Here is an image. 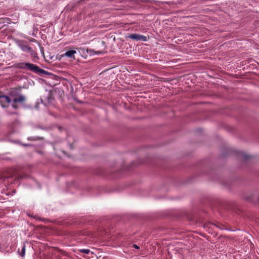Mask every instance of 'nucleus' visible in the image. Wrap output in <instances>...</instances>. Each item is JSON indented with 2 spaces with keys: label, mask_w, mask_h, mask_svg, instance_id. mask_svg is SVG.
Here are the masks:
<instances>
[{
  "label": "nucleus",
  "mask_w": 259,
  "mask_h": 259,
  "mask_svg": "<svg viewBox=\"0 0 259 259\" xmlns=\"http://www.w3.org/2000/svg\"><path fill=\"white\" fill-rule=\"evenodd\" d=\"M14 66L15 68L22 69H27L29 71H33L35 73L42 72L44 70L40 69L37 65H34L30 63H18L14 64Z\"/></svg>",
  "instance_id": "1"
},
{
  "label": "nucleus",
  "mask_w": 259,
  "mask_h": 259,
  "mask_svg": "<svg viewBox=\"0 0 259 259\" xmlns=\"http://www.w3.org/2000/svg\"><path fill=\"white\" fill-rule=\"evenodd\" d=\"M16 45L19 47L21 50L25 53H29L32 57L36 56V52L30 47L29 45H27L26 42L23 40H16L15 41Z\"/></svg>",
  "instance_id": "2"
},
{
  "label": "nucleus",
  "mask_w": 259,
  "mask_h": 259,
  "mask_svg": "<svg viewBox=\"0 0 259 259\" xmlns=\"http://www.w3.org/2000/svg\"><path fill=\"white\" fill-rule=\"evenodd\" d=\"M127 37L137 41L141 40L143 41H146L147 40V37L146 36L137 33L130 34Z\"/></svg>",
  "instance_id": "3"
},
{
  "label": "nucleus",
  "mask_w": 259,
  "mask_h": 259,
  "mask_svg": "<svg viewBox=\"0 0 259 259\" xmlns=\"http://www.w3.org/2000/svg\"><path fill=\"white\" fill-rule=\"evenodd\" d=\"M11 101L10 98L8 96H0V104L3 108L8 107Z\"/></svg>",
  "instance_id": "4"
},
{
  "label": "nucleus",
  "mask_w": 259,
  "mask_h": 259,
  "mask_svg": "<svg viewBox=\"0 0 259 259\" xmlns=\"http://www.w3.org/2000/svg\"><path fill=\"white\" fill-rule=\"evenodd\" d=\"M25 100V97L22 95H19L18 97H16L14 98L13 100L12 103V107L16 109L18 108V106L16 105L17 103H23Z\"/></svg>",
  "instance_id": "5"
},
{
  "label": "nucleus",
  "mask_w": 259,
  "mask_h": 259,
  "mask_svg": "<svg viewBox=\"0 0 259 259\" xmlns=\"http://www.w3.org/2000/svg\"><path fill=\"white\" fill-rule=\"evenodd\" d=\"M76 53V51L75 50H69L65 53L64 55L69 58H74V55Z\"/></svg>",
  "instance_id": "6"
},
{
  "label": "nucleus",
  "mask_w": 259,
  "mask_h": 259,
  "mask_svg": "<svg viewBox=\"0 0 259 259\" xmlns=\"http://www.w3.org/2000/svg\"><path fill=\"white\" fill-rule=\"evenodd\" d=\"M25 246L24 245H23L22 247L21 251L20 252V255H21V256L23 257L25 255Z\"/></svg>",
  "instance_id": "7"
},
{
  "label": "nucleus",
  "mask_w": 259,
  "mask_h": 259,
  "mask_svg": "<svg viewBox=\"0 0 259 259\" xmlns=\"http://www.w3.org/2000/svg\"><path fill=\"white\" fill-rule=\"evenodd\" d=\"M80 252L82 253H84L85 254H89L90 252V250L88 249H82L80 250Z\"/></svg>",
  "instance_id": "8"
},
{
  "label": "nucleus",
  "mask_w": 259,
  "mask_h": 259,
  "mask_svg": "<svg viewBox=\"0 0 259 259\" xmlns=\"http://www.w3.org/2000/svg\"><path fill=\"white\" fill-rule=\"evenodd\" d=\"M93 52H94L93 54H100L102 53V52L101 51L96 52V51H94V50H93Z\"/></svg>",
  "instance_id": "9"
},
{
  "label": "nucleus",
  "mask_w": 259,
  "mask_h": 259,
  "mask_svg": "<svg viewBox=\"0 0 259 259\" xmlns=\"http://www.w3.org/2000/svg\"><path fill=\"white\" fill-rule=\"evenodd\" d=\"M133 246H134V248H135L136 249H139L140 248L139 246H138V245H137L136 244H134Z\"/></svg>",
  "instance_id": "10"
},
{
  "label": "nucleus",
  "mask_w": 259,
  "mask_h": 259,
  "mask_svg": "<svg viewBox=\"0 0 259 259\" xmlns=\"http://www.w3.org/2000/svg\"><path fill=\"white\" fill-rule=\"evenodd\" d=\"M248 157H249V156H248L247 155H246V154L243 155V158L244 159H247Z\"/></svg>",
  "instance_id": "11"
},
{
  "label": "nucleus",
  "mask_w": 259,
  "mask_h": 259,
  "mask_svg": "<svg viewBox=\"0 0 259 259\" xmlns=\"http://www.w3.org/2000/svg\"><path fill=\"white\" fill-rule=\"evenodd\" d=\"M30 40L32 41H35V40L34 38H32Z\"/></svg>",
  "instance_id": "12"
}]
</instances>
